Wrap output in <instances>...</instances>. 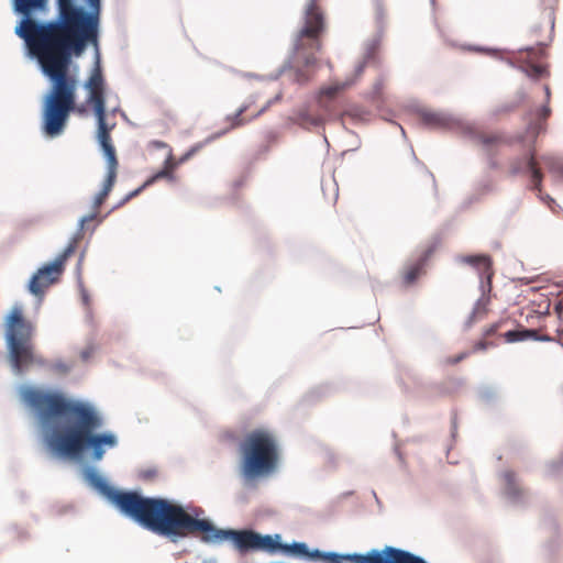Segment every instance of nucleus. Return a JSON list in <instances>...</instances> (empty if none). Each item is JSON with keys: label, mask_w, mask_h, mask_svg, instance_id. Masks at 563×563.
Wrapping results in <instances>:
<instances>
[{"label": "nucleus", "mask_w": 563, "mask_h": 563, "mask_svg": "<svg viewBox=\"0 0 563 563\" xmlns=\"http://www.w3.org/2000/svg\"><path fill=\"white\" fill-rule=\"evenodd\" d=\"M21 398L34 409L43 424L44 441L57 456L76 459L92 450V459L100 461L104 446L114 448L118 439L112 432L98 433L103 419L89 404L71 400L56 391L27 387Z\"/></svg>", "instance_id": "nucleus-1"}, {"label": "nucleus", "mask_w": 563, "mask_h": 563, "mask_svg": "<svg viewBox=\"0 0 563 563\" xmlns=\"http://www.w3.org/2000/svg\"><path fill=\"white\" fill-rule=\"evenodd\" d=\"M323 560L330 563H427L420 556L393 547H385L383 550H371L366 554L324 553Z\"/></svg>", "instance_id": "nucleus-10"}, {"label": "nucleus", "mask_w": 563, "mask_h": 563, "mask_svg": "<svg viewBox=\"0 0 563 563\" xmlns=\"http://www.w3.org/2000/svg\"><path fill=\"white\" fill-rule=\"evenodd\" d=\"M249 108V104L242 106L233 115L227 118V121L229 122L227 131L239 128L250 121V119L246 120L242 117Z\"/></svg>", "instance_id": "nucleus-23"}, {"label": "nucleus", "mask_w": 563, "mask_h": 563, "mask_svg": "<svg viewBox=\"0 0 563 563\" xmlns=\"http://www.w3.org/2000/svg\"><path fill=\"white\" fill-rule=\"evenodd\" d=\"M77 111H78L79 113H82L85 110H84V108L81 107V108H77Z\"/></svg>", "instance_id": "nucleus-36"}, {"label": "nucleus", "mask_w": 563, "mask_h": 563, "mask_svg": "<svg viewBox=\"0 0 563 563\" xmlns=\"http://www.w3.org/2000/svg\"><path fill=\"white\" fill-rule=\"evenodd\" d=\"M505 478H506V481H508V482L512 481V478H514V473H511V472H507V473L505 474Z\"/></svg>", "instance_id": "nucleus-34"}, {"label": "nucleus", "mask_w": 563, "mask_h": 563, "mask_svg": "<svg viewBox=\"0 0 563 563\" xmlns=\"http://www.w3.org/2000/svg\"><path fill=\"white\" fill-rule=\"evenodd\" d=\"M378 84H379V88H382V87H383V81H382V80H379V82H378Z\"/></svg>", "instance_id": "nucleus-37"}, {"label": "nucleus", "mask_w": 563, "mask_h": 563, "mask_svg": "<svg viewBox=\"0 0 563 563\" xmlns=\"http://www.w3.org/2000/svg\"><path fill=\"white\" fill-rule=\"evenodd\" d=\"M354 80H347L344 82H335L325 87H322L318 92V104L327 113L332 111V101L338 97L340 92L352 86Z\"/></svg>", "instance_id": "nucleus-16"}, {"label": "nucleus", "mask_w": 563, "mask_h": 563, "mask_svg": "<svg viewBox=\"0 0 563 563\" xmlns=\"http://www.w3.org/2000/svg\"><path fill=\"white\" fill-rule=\"evenodd\" d=\"M269 106H271V101H268L262 109H260L252 118H256V117L261 115Z\"/></svg>", "instance_id": "nucleus-31"}, {"label": "nucleus", "mask_w": 563, "mask_h": 563, "mask_svg": "<svg viewBox=\"0 0 563 563\" xmlns=\"http://www.w3.org/2000/svg\"><path fill=\"white\" fill-rule=\"evenodd\" d=\"M474 141L487 155L495 154L504 143L499 135L484 132L475 134Z\"/></svg>", "instance_id": "nucleus-17"}, {"label": "nucleus", "mask_w": 563, "mask_h": 563, "mask_svg": "<svg viewBox=\"0 0 563 563\" xmlns=\"http://www.w3.org/2000/svg\"><path fill=\"white\" fill-rule=\"evenodd\" d=\"M507 342L514 343L518 341H525L528 339H536L537 332L534 330H511L504 334Z\"/></svg>", "instance_id": "nucleus-22"}, {"label": "nucleus", "mask_w": 563, "mask_h": 563, "mask_svg": "<svg viewBox=\"0 0 563 563\" xmlns=\"http://www.w3.org/2000/svg\"><path fill=\"white\" fill-rule=\"evenodd\" d=\"M422 123L432 129H446L451 119L443 113L427 111L421 114Z\"/></svg>", "instance_id": "nucleus-18"}, {"label": "nucleus", "mask_w": 563, "mask_h": 563, "mask_svg": "<svg viewBox=\"0 0 563 563\" xmlns=\"http://www.w3.org/2000/svg\"><path fill=\"white\" fill-rule=\"evenodd\" d=\"M490 345H493L492 342H488L486 340V338L479 340L478 342H476L474 345H473V349H472V352L471 353H475V352H478V351H485L487 350Z\"/></svg>", "instance_id": "nucleus-25"}, {"label": "nucleus", "mask_w": 563, "mask_h": 563, "mask_svg": "<svg viewBox=\"0 0 563 563\" xmlns=\"http://www.w3.org/2000/svg\"><path fill=\"white\" fill-rule=\"evenodd\" d=\"M84 234L76 233L69 241L62 254L53 263L40 268L31 278L29 290L35 296H43L45 290L56 283L64 271L66 261L75 253Z\"/></svg>", "instance_id": "nucleus-11"}, {"label": "nucleus", "mask_w": 563, "mask_h": 563, "mask_svg": "<svg viewBox=\"0 0 563 563\" xmlns=\"http://www.w3.org/2000/svg\"><path fill=\"white\" fill-rule=\"evenodd\" d=\"M470 355H471L470 352H466V351L465 352H461L457 355L445 357L444 361H443V364L444 365H456L460 362H462L465 358H467Z\"/></svg>", "instance_id": "nucleus-24"}, {"label": "nucleus", "mask_w": 563, "mask_h": 563, "mask_svg": "<svg viewBox=\"0 0 563 563\" xmlns=\"http://www.w3.org/2000/svg\"><path fill=\"white\" fill-rule=\"evenodd\" d=\"M498 328H499V324H498V323H493V324H490L489 327H487V328L484 330V332H483L484 338H486V339H487V338H489V336L494 335V334L497 332Z\"/></svg>", "instance_id": "nucleus-27"}, {"label": "nucleus", "mask_w": 563, "mask_h": 563, "mask_svg": "<svg viewBox=\"0 0 563 563\" xmlns=\"http://www.w3.org/2000/svg\"><path fill=\"white\" fill-rule=\"evenodd\" d=\"M514 109H515V107H507V108L504 109V111H511Z\"/></svg>", "instance_id": "nucleus-35"}, {"label": "nucleus", "mask_w": 563, "mask_h": 563, "mask_svg": "<svg viewBox=\"0 0 563 563\" xmlns=\"http://www.w3.org/2000/svg\"><path fill=\"white\" fill-rule=\"evenodd\" d=\"M147 147L148 148H165V150H167V155H166V158H165V162H164V167H163L162 170L157 172L154 176L148 178L143 184L142 187H140L136 190L130 192L128 195V197L125 198V200H129V199L137 196L143 190V188L154 184L156 180H158L161 178H167L169 180H174V178H175L174 177V169L178 165H180V164L187 162L188 159H190L196 153H198L203 147V144L202 143L195 144L178 161H175L172 147L167 143H165L163 141H157V140L151 141L148 143Z\"/></svg>", "instance_id": "nucleus-12"}, {"label": "nucleus", "mask_w": 563, "mask_h": 563, "mask_svg": "<svg viewBox=\"0 0 563 563\" xmlns=\"http://www.w3.org/2000/svg\"><path fill=\"white\" fill-rule=\"evenodd\" d=\"M461 262L474 267L482 283L486 282L487 286L490 288L492 278L494 276L493 271V261L488 255H465L461 257Z\"/></svg>", "instance_id": "nucleus-15"}, {"label": "nucleus", "mask_w": 563, "mask_h": 563, "mask_svg": "<svg viewBox=\"0 0 563 563\" xmlns=\"http://www.w3.org/2000/svg\"><path fill=\"white\" fill-rule=\"evenodd\" d=\"M100 12L101 0H60V75L56 85L49 87L42 106V129L51 137L63 133L70 112L76 109L77 79L68 73L71 57L81 56L87 46L92 45L97 52L95 64L100 63Z\"/></svg>", "instance_id": "nucleus-2"}, {"label": "nucleus", "mask_w": 563, "mask_h": 563, "mask_svg": "<svg viewBox=\"0 0 563 563\" xmlns=\"http://www.w3.org/2000/svg\"><path fill=\"white\" fill-rule=\"evenodd\" d=\"M307 555L313 559H323L324 553H321L319 550H314L313 552L308 553Z\"/></svg>", "instance_id": "nucleus-29"}, {"label": "nucleus", "mask_w": 563, "mask_h": 563, "mask_svg": "<svg viewBox=\"0 0 563 563\" xmlns=\"http://www.w3.org/2000/svg\"><path fill=\"white\" fill-rule=\"evenodd\" d=\"M545 58V48L543 45L537 47H529L519 52L518 62L521 64L520 68L527 76L538 79L548 76L547 65L543 64Z\"/></svg>", "instance_id": "nucleus-13"}, {"label": "nucleus", "mask_w": 563, "mask_h": 563, "mask_svg": "<svg viewBox=\"0 0 563 563\" xmlns=\"http://www.w3.org/2000/svg\"><path fill=\"white\" fill-rule=\"evenodd\" d=\"M424 260H420L415 264L407 266L402 272V283L405 286L412 285L422 274Z\"/></svg>", "instance_id": "nucleus-20"}, {"label": "nucleus", "mask_w": 563, "mask_h": 563, "mask_svg": "<svg viewBox=\"0 0 563 563\" xmlns=\"http://www.w3.org/2000/svg\"><path fill=\"white\" fill-rule=\"evenodd\" d=\"M294 550L299 554H305V555L308 554V548L305 543H295Z\"/></svg>", "instance_id": "nucleus-28"}, {"label": "nucleus", "mask_w": 563, "mask_h": 563, "mask_svg": "<svg viewBox=\"0 0 563 563\" xmlns=\"http://www.w3.org/2000/svg\"><path fill=\"white\" fill-rule=\"evenodd\" d=\"M96 347L92 344L87 345L85 349L80 352V358L84 362H87L95 353Z\"/></svg>", "instance_id": "nucleus-26"}, {"label": "nucleus", "mask_w": 563, "mask_h": 563, "mask_svg": "<svg viewBox=\"0 0 563 563\" xmlns=\"http://www.w3.org/2000/svg\"><path fill=\"white\" fill-rule=\"evenodd\" d=\"M544 91H545L547 102H549L550 101V97H551V90H550V87L548 85L544 86Z\"/></svg>", "instance_id": "nucleus-33"}, {"label": "nucleus", "mask_w": 563, "mask_h": 563, "mask_svg": "<svg viewBox=\"0 0 563 563\" xmlns=\"http://www.w3.org/2000/svg\"><path fill=\"white\" fill-rule=\"evenodd\" d=\"M551 114L549 106H544L538 112V119L536 122H530L527 129V133L537 137L540 133L545 132V121Z\"/></svg>", "instance_id": "nucleus-19"}, {"label": "nucleus", "mask_w": 563, "mask_h": 563, "mask_svg": "<svg viewBox=\"0 0 563 563\" xmlns=\"http://www.w3.org/2000/svg\"><path fill=\"white\" fill-rule=\"evenodd\" d=\"M540 159L549 172L556 176H563V159L561 157L552 154H545L542 155Z\"/></svg>", "instance_id": "nucleus-21"}, {"label": "nucleus", "mask_w": 563, "mask_h": 563, "mask_svg": "<svg viewBox=\"0 0 563 563\" xmlns=\"http://www.w3.org/2000/svg\"><path fill=\"white\" fill-rule=\"evenodd\" d=\"M34 327L23 316V309L14 306L4 319V338L13 369L21 373L33 363Z\"/></svg>", "instance_id": "nucleus-8"}, {"label": "nucleus", "mask_w": 563, "mask_h": 563, "mask_svg": "<svg viewBox=\"0 0 563 563\" xmlns=\"http://www.w3.org/2000/svg\"><path fill=\"white\" fill-rule=\"evenodd\" d=\"M241 474L247 481L273 474L279 463L276 435L267 429H255L240 442Z\"/></svg>", "instance_id": "nucleus-7"}, {"label": "nucleus", "mask_w": 563, "mask_h": 563, "mask_svg": "<svg viewBox=\"0 0 563 563\" xmlns=\"http://www.w3.org/2000/svg\"><path fill=\"white\" fill-rule=\"evenodd\" d=\"M143 478L150 479L155 476V471H147L142 474Z\"/></svg>", "instance_id": "nucleus-32"}, {"label": "nucleus", "mask_w": 563, "mask_h": 563, "mask_svg": "<svg viewBox=\"0 0 563 563\" xmlns=\"http://www.w3.org/2000/svg\"><path fill=\"white\" fill-rule=\"evenodd\" d=\"M84 87L88 92L86 104L91 107L97 119L96 139L106 157L107 176L101 191L96 196L93 201L96 212L88 217H84L80 220V229L77 233L81 234L85 224L97 218L98 209L104 202L114 186L119 168L115 147L111 139V132L115 128L117 123L110 121V115H113L118 108H113L111 111H108L106 108V79L99 63L96 64L91 76L87 78Z\"/></svg>", "instance_id": "nucleus-5"}, {"label": "nucleus", "mask_w": 563, "mask_h": 563, "mask_svg": "<svg viewBox=\"0 0 563 563\" xmlns=\"http://www.w3.org/2000/svg\"><path fill=\"white\" fill-rule=\"evenodd\" d=\"M319 2L320 0H308L302 26L294 40L295 54L307 67L317 64V53L322 48V35L327 29L324 13Z\"/></svg>", "instance_id": "nucleus-9"}, {"label": "nucleus", "mask_w": 563, "mask_h": 563, "mask_svg": "<svg viewBox=\"0 0 563 563\" xmlns=\"http://www.w3.org/2000/svg\"><path fill=\"white\" fill-rule=\"evenodd\" d=\"M162 536L173 541L189 536H200L201 540L207 543H218L229 540L241 553L250 551L273 552L278 548V544L274 542L271 536H262L249 529H219L208 519L195 518L188 514L183 506L175 503Z\"/></svg>", "instance_id": "nucleus-4"}, {"label": "nucleus", "mask_w": 563, "mask_h": 563, "mask_svg": "<svg viewBox=\"0 0 563 563\" xmlns=\"http://www.w3.org/2000/svg\"><path fill=\"white\" fill-rule=\"evenodd\" d=\"M365 65H366V63H365V62H363V63H361V64L357 66V68H356V77H360V76L362 75V73H363V70H364V68H365Z\"/></svg>", "instance_id": "nucleus-30"}, {"label": "nucleus", "mask_w": 563, "mask_h": 563, "mask_svg": "<svg viewBox=\"0 0 563 563\" xmlns=\"http://www.w3.org/2000/svg\"><path fill=\"white\" fill-rule=\"evenodd\" d=\"M521 172H528L530 174L531 189L542 194V180L543 173L539 166V163L536 157V151H530L529 155L525 158V161L516 162L511 165V173L518 174Z\"/></svg>", "instance_id": "nucleus-14"}, {"label": "nucleus", "mask_w": 563, "mask_h": 563, "mask_svg": "<svg viewBox=\"0 0 563 563\" xmlns=\"http://www.w3.org/2000/svg\"><path fill=\"white\" fill-rule=\"evenodd\" d=\"M13 10L22 16L15 34L22 38L30 53L38 60L43 74L55 86L60 75V0H57L55 20L37 22L34 16L47 11L48 0H12Z\"/></svg>", "instance_id": "nucleus-3"}, {"label": "nucleus", "mask_w": 563, "mask_h": 563, "mask_svg": "<svg viewBox=\"0 0 563 563\" xmlns=\"http://www.w3.org/2000/svg\"><path fill=\"white\" fill-rule=\"evenodd\" d=\"M85 479L107 497L122 514L147 530L162 536L174 503L165 498L143 497L136 492H121L111 487L93 468L85 472Z\"/></svg>", "instance_id": "nucleus-6"}]
</instances>
